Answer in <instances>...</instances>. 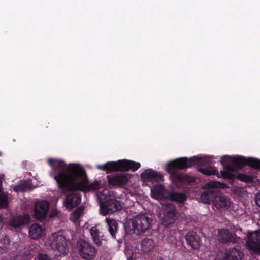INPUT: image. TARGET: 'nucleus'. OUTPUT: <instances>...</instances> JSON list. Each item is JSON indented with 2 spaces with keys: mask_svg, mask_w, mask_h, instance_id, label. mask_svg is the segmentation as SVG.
Instances as JSON below:
<instances>
[{
  "mask_svg": "<svg viewBox=\"0 0 260 260\" xmlns=\"http://www.w3.org/2000/svg\"><path fill=\"white\" fill-rule=\"evenodd\" d=\"M69 173H61L58 176L59 187L84 192L96 190L100 183L95 180L90 183L85 170L81 166L70 165Z\"/></svg>",
  "mask_w": 260,
  "mask_h": 260,
  "instance_id": "nucleus-1",
  "label": "nucleus"
},
{
  "mask_svg": "<svg viewBox=\"0 0 260 260\" xmlns=\"http://www.w3.org/2000/svg\"><path fill=\"white\" fill-rule=\"evenodd\" d=\"M204 163V159L197 156L189 158L186 157H180L168 162L166 166V171L171 175L174 181L190 183L195 182V177L188 174L178 173L175 170H186L191 168L193 164L203 166Z\"/></svg>",
  "mask_w": 260,
  "mask_h": 260,
  "instance_id": "nucleus-2",
  "label": "nucleus"
},
{
  "mask_svg": "<svg viewBox=\"0 0 260 260\" xmlns=\"http://www.w3.org/2000/svg\"><path fill=\"white\" fill-rule=\"evenodd\" d=\"M226 158L223 160H220L224 170L232 173L237 170L242 169L245 166L260 170V159L255 158H245L242 156H227L226 155L222 158Z\"/></svg>",
  "mask_w": 260,
  "mask_h": 260,
  "instance_id": "nucleus-3",
  "label": "nucleus"
},
{
  "mask_svg": "<svg viewBox=\"0 0 260 260\" xmlns=\"http://www.w3.org/2000/svg\"><path fill=\"white\" fill-rule=\"evenodd\" d=\"M141 164L139 162L128 159H121L117 161H108L104 165H99L97 168L107 173L113 172H135L139 169Z\"/></svg>",
  "mask_w": 260,
  "mask_h": 260,
  "instance_id": "nucleus-4",
  "label": "nucleus"
},
{
  "mask_svg": "<svg viewBox=\"0 0 260 260\" xmlns=\"http://www.w3.org/2000/svg\"><path fill=\"white\" fill-rule=\"evenodd\" d=\"M61 173H65L64 172H60L57 176L54 177V180L56 182L58 189L62 191V194L65 195V199L63 201L64 206L68 210H72V209L77 207L81 202L82 196L81 193L77 192L80 191V190H73L67 189V188L61 189L59 187V183L58 181V176Z\"/></svg>",
  "mask_w": 260,
  "mask_h": 260,
  "instance_id": "nucleus-5",
  "label": "nucleus"
},
{
  "mask_svg": "<svg viewBox=\"0 0 260 260\" xmlns=\"http://www.w3.org/2000/svg\"><path fill=\"white\" fill-rule=\"evenodd\" d=\"M152 219L147 214H139L133 220V227L135 232L138 234L144 233L148 231L152 226Z\"/></svg>",
  "mask_w": 260,
  "mask_h": 260,
  "instance_id": "nucleus-6",
  "label": "nucleus"
},
{
  "mask_svg": "<svg viewBox=\"0 0 260 260\" xmlns=\"http://www.w3.org/2000/svg\"><path fill=\"white\" fill-rule=\"evenodd\" d=\"M78 251L81 258L86 260L93 259L98 250L90 243L85 240H80L78 243Z\"/></svg>",
  "mask_w": 260,
  "mask_h": 260,
  "instance_id": "nucleus-7",
  "label": "nucleus"
},
{
  "mask_svg": "<svg viewBox=\"0 0 260 260\" xmlns=\"http://www.w3.org/2000/svg\"><path fill=\"white\" fill-rule=\"evenodd\" d=\"M246 246L249 250L260 255V229L248 233Z\"/></svg>",
  "mask_w": 260,
  "mask_h": 260,
  "instance_id": "nucleus-8",
  "label": "nucleus"
},
{
  "mask_svg": "<svg viewBox=\"0 0 260 260\" xmlns=\"http://www.w3.org/2000/svg\"><path fill=\"white\" fill-rule=\"evenodd\" d=\"M121 208L120 202L115 199L107 200L100 205L101 211L104 215L112 214Z\"/></svg>",
  "mask_w": 260,
  "mask_h": 260,
  "instance_id": "nucleus-9",
  "label": "nucleus"
},
{
  "mask_svg": "<svg viewBox=\"0 0 260 260\" xmlns=\"http://www.w3.org/2000/svg\"><path fill=\"white\" fill-rule=\"evenodd\" d=\"M107 178L109 186L119 187L126 185L130 178L128 174H124L108 175Z\"/></svg>",
  "mask_w": 260,
  "mask_h": 260,
  "instance_id": "nucleus-10",
  "label": "nucleus"
},
{
  "mask_svg": "<svg viewBox=\"0 0 260 260\" xmlns=\"http://www.w3.org/2000/svg\"><path fill=\"white\" fill-rule=\"evenodd\" d=\"M49 204L47 201L37 202L34 207V216L37 220L41 221L44 219L48 213Z\"/></svg>",
  "mask_w": 260,
  "mask_h": 260,
  "instance_id": "nucleus-11",
  "label": "nucleus"
},
{
  "mask_svg": "<svg viewBox=\"0 0 260 260\" xmlns=\"http://www.w3.org/2000/svg\"><path fill=\"white\" fill-rule=\"evenodd\" d=\"M238 239L239 238L235 233L227 229L222 228L218 231V240L221 243H236L238 242Z\"/></svg>",
  "mask_w": 260,
  "mask_h": 260,
  "instance_id": "nucleus-12",
  "label": "nucleus"
},
{
  "mask_svg": "<svg viewBox=\"0 0 260 260\" xmlns=\"http://www.w3.org/2000/svg\"><path fill=\"white\" fill-rule=\"evenodd\" d=\"M177 212L175 206L173 205H168L165 210L162 219V224L165 226H168L174 223L177 219Z\"/></svg>",
  "mask_w": 260,
  "mask_h": 260,
  "instance_id": "nucleus-13",
  "label": "nucleus"
},
{
  "mask_svg": "<svg viewBox=\"0 0 260 260\" xmlns=\"http://www.w3.org/2000/svg\"><path fill=\"white\" fill-rule=\"evenodd\" d=\"M141 180L143 182H160L163 181L162 175L152 169L145 170L140 174Z\"/></svg>",
  "mask_w": 260,
  "mask_h": 260,
  "instance_id": "nucleus-14",
  "label": "nucleus"
},
{
  "mask_svg": "<svg viewBox=\"0 0 260 260\" xmlns=\"http://www.w3.org/2000/svg\"><path fill=\"white\" fill-rule=\"evenodd\" d=\"M198 171L202 174L207 176L216 175L218 178H226L230 180H233L235 177L234 174L229 172L225 170L221 171L219 174L218 170L214 167L207 168H200L198 169Z\"/></svg>",
  "mask_w": 260,
  "mask_h": 260,
  "instance_id": "nucleus-15",
  "label": "nucleus"
},
{
  "mask_svg": "<svg viewBox=\"0 0 260 260\" xmlns=\"http://www.w3.org/2000/svg\"><path fill=\"white\" fill-rule=\"evenodd\" d=\"M48 164L52 167V169L57 171V174L54 176V178L60 172H64L69 173V168L70 165H75L76 166H80L77 164H70L67 166L63 160L59 159H54L49 158L47 160Z\"/></svg>",
  "mask_w": 260,
  "mask_h": 260,
  "instance_id": "nucleus-16",
  "label": "nucleus"
},
{
  "mask_svg": "<svg viewBox=\"0 0 260 260\" xmlns=\"http://www.w3.org/2000/svg\"><path fill=\"white\" fill-rule=\"evenodd\" d=\"M187 244L194 250H199L201 245L200 236L193 231H189L185 236Z\"/></svg>",
  "mask_w": 260,
  "mask_h": 260,
  "instance_id": "nucleus-17",
  "label": "nucleus"
},
{
  "mask_svg": "<svg viewBox=\"0 0 260 260\" xmlns=\"http://www.w3.org/2000/svg\"><path fill=\"white\" fill-rule=\"evenodd\" d=\"M53 245L55 248L61 254L66 253L68 251V241L66 237L62 235H58L54 239Z\"/></svg>",
  "mask_w": 260,
  "mask_h": 260,
  "instance_id": "nucleus-18",
  "label": "nucleus"
},
{
  "mask_svg": "<svg viewBox=\"0 0 260 260\" xmlns=\"http://www.w3.org/2000/svg\"><path fill=\"white\" fill-rule=\"evenodd\" d=\"M243 256L244 254L240 249L232 248L226 251L223 260H242Z\"/></svg>",
  "mask_w": 260,
  "mask_h": 260,
  "instance_id": "nucleus-19",
  "label": "nucleus"
},
{
  "mask_svg": "<svg viewBox=\"0 0 260 260\" xmlns=\"http://www.w3.org/2000/svg\"><path fill=\"white\" fill-rule=\"evenodd\" d=\"M151 197L154 199L162 200L166 198V189L162 184H157L151 190Z\"/></svg>",
  "mask_w": 260,
  "mask_h": 260,
  "instance_id": "nucleus-20",
  "label": "nucleus"
},
{
  "mask_svg": "<svg viewBox=\"0 0 260 260\" xmlns=\"http://www.w3.org/2000/svg\"><path fill=\"white\" fill-rule=\"evenodd\" d=\"M218 192L214 190H210L204 191L201 195V200L203 202L206 204L214 203L217 199Z\"/></svg>",
  "mask_w": 260,
  "mask_h": 260,
  "instance_id": "nucleus-21",
  "label": "nucleus"
},
{
  "mask_svg": "<svg viewBox=\"0 0 260 260\" xmlns=\"http://www.w3.org/2000/svg\"><path fill=\"white\" fill-rule=\"evenodd\" d=\"M29 234L32 239H37L44 234V229L38 224H34L29 228Z\"/></svg>",
  "mask_w": 260,
  "mask_h": 260,
  "instance_id": "nucleus-22",
  "label": "nucleus"
},
{
  "mask_svg": "<svg viewBox=\"0 0 260 260\" xmlns=\"http://www.w3.org/2000/svg\"><path fill=\"white\" fill-rule=\"evenodd\" d=\"M31 219L27 214H24L22 216H17L13 218L11 222V225L15 228H18L21 225L28 224Z\"/></svg>",
  "mask_w": 260,
  "mask_h": 260,
  "instance_id": "nucleus-23",
  "label": "nucleus"
},
{
  "mask_svg": "<svg viewBox=\"0 0 260 260\" xmlns=\"http://www.w3.org/2000/svg\"><path fill=\"white\" fill-rule=\"evenodd\" d=\"M154 247V242L152 239L145 238L141 242V249L145 253L151 251Z\"/></svg>",
  "mask_w": 260,
  "mask_h": 260,
  "instance_id": "nucleus-24",
  "label": "nucleus"
},
{
  "mask_svg": "<svg viewBox=\"0 0 260 260\" xmlns=\"http://www.w3.org/2000/svg\"><path fill=\"white\" fill-rule=\"evenodd\" d=\"M214 203L216 205L221 208H226L230 205V201L226 197L220 196L219 192Z\"/></svg>",
  "mask_w": 260,
  "mask_h": 260,
  "instance_id": "nucleus-25",
  "label": "nucleus"
},
{
  "mask_svg": "<svg viewBox=\"0 0 260 260\" xmlns=\"http://www.w3.org/2000/svg\"><path fill=\"white\" fill-rule=\"evenodd\" d=\"M106 221L109 226V231L113 238L116 239V234L118 224L114 219H106Z\"/></svg>",
  "mask_w": 260,
  "mask_h": 260,
  "instance_id": "nucleus-26",
  "label": "nucleus"
},
{
  "mask_svg": "<svg viewBox=\"0 0 260 260\" xmlns=\"http://www.w3.org/2000/svg\"><path fill=\"white\" fill-rule=\"evenodd\" d=\"M32 189V184L27 181L16 186L14 188V191L16 192H24Z\"/></svg>",
  "mask_w": 260,
  "mask_h": 260,
  "instance_id": "nucleus-27",
  "label": "nucleus"
},
{
  "mask_svg": "<svg viewBox=\"0 0 260 260\" xmlns=\"http://www.w3.org/2000/svg\"><path fill=\"white\" fill-rule=\"evenodd\" d=\"M170 198L172 200L180 203H184L187 199V197L184 193L180 192L172 193L170 196Z\"/></svg>",
  "mask_w": 260,
  "mask_h": 260,
  "instance_id": "nucleus-28",
  "label": "nucleus"
},
{
  "mask_svg": "<svg viewBox=\"0 0 260 260\" xmlns=\"http://www.w3.org/2000/svg\"><path fill=\"white\" fill-rule=\"evenodd\" d=\"M235 177L234 178H237L239 180L246 183H252L253 181V177L250 175H247L245 174H239L237 175L234 174Z\"/></svg>",
  "mask_w": 260,
  "mask_h": 260,
  "instance_id": "nucleus-29",
  "label": "nucleus"
},
{
  "mask_svg": "<svg viewBox=\"0 0 260 260\" xmlns=\"http://www.w3.org/2000/svg\"><path fill=\"white\" fill-rule=\"evenodd\" d=\"M90 234L95 243L98 245H100L102 241L100 239L99 230L95 227H92L90 229Z\"/></svg>",
  "mask_w": 260,
  "mask_h": 260,
  "instance_id": "nucleus-30",
  "label": "nucleus"
},
{
  "mask_svg": "<svg viewBox=\"0 0 260 260\" xmlns=\"http://www.w3.org/2000/svg\"><path fill=\"white\" fill-rule=\"evenodd\" d=\"M84 207L80 206L77 208L73 213V218L75 221H77L82 215L83 211L84 210Z\"/></svg>",
  "mask_w": 260,
  "mask_h": 260,
  "instance_id": "nucleus-31",
  "label": "nucleus"
},
{
  "mask_svg": "<svg viewBox=\"0 0 260 260\" xmlns=\"http://www.w3.org/2000/svg\"><path fill=\"white\" fill-rule=\"evenodd\" d=\"M9 205L8 196L4 193L0 194V209L6 208Z\"/></svg>",
  "mask_w": 260,
  "mask_h": 260,
  "instance_id": "nucleus-32",
  "label": "nucleus"
},
{
  "mask_svg": "<svg viewBox=\"0 0 260 260\" xmlns=\"http://www.w3.org/2000/svg\"><path fill=\"white\" fill-rule=\"evenodd\" d=\"M208 185L210 188H218V187H223L224 186H226V185L224 183H221L219 182H214L211 183H209Z\"/></svg>",
  "mask_w": 260,
  "mask_h": 260,
  "instance_id": "nucleus-33",
  "label": "nucleus"
},
{
  "mask_svg": "<svg viewBox=\"0 0 260 260\" xmlns=\"http://www.w3.org/2000/svg\"><path fill=\"white\" fill-rule=\"evenodd\" d=\"M10 240L8 236H5L4 238L0 240V243H3L4 247H7L10 244Z\"/></svg>",
  "mask_w": 260,
  "mask_h": 260,
  "instance_id": "nucleus-34",
  "label": "nucleus"
},
{
  "mask_svg": "<svg viewBox=\"0 0 260 260\" xmlns=\"http://www.w3.org/2000/svg\"><path fill=\"white\" fill-rule=\"evenodd\" d=\"M38 258L39 260H51L49 256L45 254H40Z\"/></svg>",
  "mask_w": 260,
  "mask_h": 260,
  "instance_id": "nucleus-35",
  "label": "nucleus"
},
{
  "mask_svg": "<svg viewBox=\"0 0 260 260\" xmlns=\"http://www.w3.org/2000/svg\"><path fill=\"white\" fill-rule=\"evenodd\" d=\"M255 202L257 205L260 207V193L256 194L255 197Z\"/></svg>",
  "mask_w": 260,
  "mask_h": 260,
  "instance_id": "nucleus-36",
  "label": "nucleus"
},
{
  "mask_svg": "<svg viewBox=\"0 0 260 260\" xmlns=\"http://www.w3.org/2000/svg\"><path fill=\"white\" fill-rule=\"evenodd\" d=\"M127 260H135V257H134V255H132L130 256H127Z\"/></svg>",
  "mask_w": 260,
  "mask_h": 260,
  "instance_id": "nucleus-37",
  "label": "nucleus"
},
{
  "mask_svg": "<svg viewBox=\"0 0 260 260\" xmlns=\"http://www.w3.org/2000/svg\"><path fill=\"white\" fill-rule=\"evenodd\" d=\"M2 184H3L2 181L0 179V193H1L2 192V191H3Z\"/></svg>",
  "mask_w": 260,
  "mask_h": 260,
  "instance_id": "nucleus-38",
  "label": "nucleus"
},
{
  "mask_svg": "<svg viewBox=\"0 0 260 260\" xmlns=\"http://www.w3.org/2000/svg\"><path fill=\"white\" fill-rule=\"evenodd\" d=\"M3 225V220L1 218H0V227H2Z\"/></svg>",
  "mask_w": 260,
  "mask_h": 260,
  "instance_id": "nucleus-39",
  "label": "nucleus"
}]
</instances>
